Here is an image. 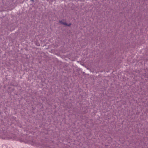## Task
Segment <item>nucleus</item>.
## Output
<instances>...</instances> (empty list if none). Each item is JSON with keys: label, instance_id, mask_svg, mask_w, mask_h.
<instances>
[{"label": "nucleus", "instance_id": "1", "mask_svg": "<svg viewBox=\"0 0 148 148\" xmlns=\"http://www.w3.org/2000/svg\"><path fill=\"white\" fill-rule=\"evenodd\" d=\"M59 22L61 23H62V24H63L64 25H67V26H69L71 25V24H69V25H67V24L66 23H63L62 21H59Z\"/></svg>", "mask_w": 148, "mask_h": 148}, {"label": "nucleus", "instance_id": "2", "mask_svg": "<svg viewBox=\"0 0 148 148\" xmlns=\"http://www.w3.org/2000/svg\"><path fill=\"white\" fill-rule=\"evenodd\" d=\"M31 1H34V0H31Z\"/></svg>", "mask_w": 148, "mask_h": 148}]
</instances>
